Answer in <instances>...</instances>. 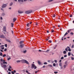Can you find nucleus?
Wrapping results in <instances>:
<instances>
[{"instance_id": "1", "label": "nucleus", "mask_w": 74, "mask_h": 74, "mask_svg": "<svg viewBox=\"0 0 74 74\" xmlns=\"http://www.w3.org/2000/svg\"><path fill=\"white\" fill-rule=\"evenodd\" d=\"M21 61L23 63H26V64H29V62L26 60L23 59L21 60Z\"/></svg>"}, {"instance_id": "2", "label": "nucleus", "mask_w": 74, "mask_h": 74, "mask_svg": "<svg viewBox=\"0 0 74 74\" xmlns=\"http://www.w3.org/2000/svg\"><path fill=\"white\" fill-rule=\"evenodd\" d=\"M31 68L34 69H37V66H35V65L34 64H32Z\"/></svg>"}, {"instance_id": "3", "label": "nucleus", "mask_w": 74, "mask_h": 74, "mask_svg": "<svg viewBox=\"0 0 74 74\" xmlns=\"http://www.w3.org/2000/svg\"><path fill=\"white\" fill-rule=\"evenodd\" d=\"M1 66L2 67H3L5 70H7V68H5L7 67V66L5 64H3V66L2 64L1 65Z\"/></svg>"}, {"instance_id": "4", "label": "nucleus", "mask_w": 74, "mask_h": 74, "mask_svg": "<svg viewBox=\"0 0 74 74\" xmlns=\"http://www.w3.org/2000/svg\"><path fill=\"white\" fill-rule=\"evenodd\" d=\"M32 12V10H28L25 12V14H30Z\"/></svg>"}, {"instance_id": "5", "label": "nucleus", "mask_w": 74, "mask_h": 74, "mask_svg": "<svg viewBox=\"0 0 74 74\" xmlns=\"http://www.w3.org/2000/svg\"><path fill=\"white\" fill-rule=\"evenodd\" d=\"M7 7V4H3L2 6V8H5Z\"/></svg>"}, {"instance_id": "6", "label": "nucleus", "mask_w": 74, "mask_h": 74, "mask_svg": "<svg viewBox=\"0 0 74 74\" xmlns=\"http://www.w3.org/2000/svg\"><path fill=\"white\" fill-rule=\"evenodd\" d=\"M17 19L16 18H14L13 19V22H15L16 20Z\"/></svg>"}, {"instance_id": "7", "label": "nucleus", "mask_w": 74, "mask_h": 74, "mask_svg": "<svg viewBox=\"0 0 74 74\" xmlns=\"http://www.w3.org/2000/svg\"><path fill=\"white\" fill-rule=\"evenodd\" d=\"M3 64H7V62H5V60H3Z\"/></svg>"}, {"instance_id": "8", "label": "nucleus", "mask_w": 74, "mask_h": 74, "mask_svg": "<svg viewBox=\"0 0 74 74\" xmlns=\"http://www.w3.org/2000/svg\"><path fill=\"white\" fill-rule=\"evenodd\" d=\"M0 37H1V38H4V36L3 35H2L1 36H0Z\"/></svg>"}, {"instance_id": "9", "label": "nucleus", "mask_w": 74, "mask_h": 74, "mask_svg": "<svg viewBox=\"0 0 74 74\" xmlns=\"http://www.w3.org/2000/svg\"><path fill=\"white\" fill-rule=\"evenodd\" d=\"M3 31L5 32L6 31V27H3Z\"/></svg>"}, {"instance_id": "10", "label": "nucleus", "mask_w": 74, "mask_h": 74, "mask_svg": "<svg viewBox=\"0 0 74 74\" xmlns=\"http://www.w3.org/2000/svg\"><path fill=\"white\" fill-rule=\"evenodd\" d=\"M18 2H23V0H18Z\"/></svg>"}, {"instance_id": "11", "label": "nucleus", "mask_w": 74, "mask_h": 74, "mask_svg": "<svg viewBox=\"0 0 74 74\" xmlns=\"http://www.w3.org/2000/svg\"><path fill=\"white\" fill-rule=\"evenodd\" d=\"M68 34V33H67V32H66V33L65 34L64 36L63 37H62V38L64 37V36H66V35H67V34Z\"/></svg>"}, {"instance_id": "12", "label": "nucleus", "mask_w": 74, "mask_h": 74, "mask_svg": "<svg viewBox=\"0 0 74 74\" xmlns=\"http://www.w3.org/2000/svg\"><path fill=\"white\" fill-rule=\"evenodd\" d=\"M63 53L64 54H66V51H64L63 52Z\"/></svg>"}, {"instance_id": "13", "label": "nucleus", "mask_w": 74, "mask_h": 74, "mask_svg": "<svg viewBox=\"0 0 74 74\" xmlns=\"http://www.w3.org/2000/svg\"><path fill=\"white\" fill-rule=\"evenodd\" d=\"M23 45H21L19 47L20 48H23Z\"/></svg>"}, {"instance_id": "14", "label": "nucleus", "mask_w": 74, "mask_h": 74, "mask_svg": "<svg viewBox=\"0 0 74 74\" xmlns=\"http://www.w3.org/2000/svg\"><path fill=\"white\" fill-rule=\"evenodd\" d=\"M38 63L39 64H41V62L40 61H38Z\"/></svg>"}, {"instance_id": "15", "label": "nucleus", "mask_w": 74, "mask_h": 74, "mask_svg": "<svg viewBox=\"0 0 74 74\" xmlns=\"http://www.w3.org/2000/svg\"><path fill=\"white\" fill-rule=\"evenodd\" d=\"M68 56H70V55H71V53L70 52H68Z\"/></svg>"}, {"instance_id": "16", "label": "nucleus", "mask_w": 74, "mask_h": 74, "mask_svg": "<svg viewBox=\"0 0 74 74\" xmlns=\"http://www.w3.org/2000/svg\"><path fill=\"white\" fill-rule=\"evenodd\" d=\"M59 66H62V62H60V63Z\"/></svg>"}, {"instance_id": "17", "label": "nucleus", "mask_w": 74, "mask_h": 74, "mask_svg": "<svg viewBox=\"0 0 74 74\" xmlns=\"http://www.w3.org/2000/svg\"><path fill=\"white\" fill-rule=\"evenodd\" d=\"M6 41H8V42H11V41L8 39H7Z\"/></svg>"}, {"instance_id": "18", "label": "nucleus", "mask_w": 74, "mask_h": 74, "mask_svg": "<svg viewBox=\"0 0 74 74\" xmlns=\"http://www.w3.org/2000/svg\"><path fill=\"white\" fill-rule=\"evenodd\" d=\"M12 4H13V3L12 2H11L10 4V6H11V5H12Z\"/></svg>"}, {"instance_id": "19", "label": "nucleus", "mask_w": 74, "mask_h": 74, "mask_svg": "<svg viewBox=\"0 0 74 74\" xmlns=\"http://www.w3.org/2000/svg\"><path fill=\"white\" fill-rule=\"evenodd\" d=\"M71 29H70L68 30V33H70V32H71Z\"/></svg>"}, {"instance_id": "20", "label": "nucleus", "mask_w": 74, "mask_h": 74, "mask_svg": "<svg viewBox=\"0 0 74 74\" xmlns=\"http://www.w3.org/2000/svg\"><path fill=\"white\" fill-rule=\"evenodd\" d=\"M21 62V60H17L16 61L17 63H20Z\"/></svg>"}, {"instance_id": "21", "label": "nucleus", "mask_w": 74, "mask_h": 74, "mask_svg": "<svg viewBox=\"0 0 74 74\" xmlns=\"http://www.w3.org/2000/svg\"><path fill=\"white\" fill-rule=\"evenodd\" d=\"M68 51H69V52H71V50L70 49V48L68 49Z\"/></svg>"}, {"instance_id": "22", "label": "nucleus", "mask_w": 74, "mask_h": 74, "mask_svg": "<svg viewBox=\"0 0 74 74\" xmlns=\"http://www.w3.org/2000/svg\"><path fill=\"white\" fill-rule=\"evenodd\" d=\"M26 52H27V51L26 50L24 51L23 53H26Z\"/></svg>"}, {"instance_id": "23", "label": "nucleus", "mask_w": 74, "mask_h": 74, "mask_svg": "<svg viewBox=\"0 0 74 74\" xmlns=\"http://www.w3.org/2000/svg\"><path fill=\"white\" fill-rule=\"evenodd\" d=\"M26 73H27V74H30V73H29L27 71H26Z\"/></svg>"}, {"instance_id": "24", "label": "nucleus", "mask_w": 74, "mask_h": 74, "mask_svg": "<svg viewBox=\"0 0 74 74\" xmlns=\"http://www.w3.org/2000/svg\"><path fill=\"white\" fill-rule=\"evenodd\" d=\"M11 26L12 27H13V26H14V23H11Z\"/></svg>"}, {"instance_id": "25", "label": "nucleus", "mask_w": 74, "mask_h": 74, "mask_svg": "<svg viewBox=\"0 0 74 74\" xmlns=\"http://www.w3.org/2000/svg\"><path fill=\"white\" fill-rule=\"evenodd\" d=\"M65 64H66V66H67V61L65 62Z\"/></svg>"}, {"instance_id": "26", "label": "nucleus", "mask_w": 74, "mask_h": 74, "mask_svg": "<svg viewBox=\"0 0 74 74\" xmlns=\"http://www.w3.org/2000/svg\"><path fill=\"white\" fill-rule=\"evenodd\" d=\"M65 51H66V52H68V49H67V48H66L65 49Z\"/></svg>"}, {"instance_id": "27", "label": "nucleus", "mask_w": 74, "mask_h": 74, "mask_svg": "<svg viewBox=\"0 0 74 74\" xmlns=\"http://www.w3.org/2000/svg\"><path fill=\"white\" fill-rule=\"evenodd\" d=\"M8 71H11V69H10V68H9L8 69Z\"/></svg>"}, {"instance_id": "28", "label": "nucleus", "mask_w": 74, "mask_h": 74, "mask_svg": "<svg viewBox=\"0 0 74 74\" xmlns=\"http://www.w3.org/2000/svg\"><path fill=\"white\" fill-rule=\"evenodd\" d=\"M53 66H56V64L55 63H53Z\"/></svg>"}, {"instance_id": "29", "label": "nucleus", "mask_w": 74, "mask_h": 74, "mask_svg": "<svg viewBox=\"0 0 74 74\" xmlns=\"http://www.w3.org/2000/svg\"><path fill=\"white\" fill-rule=\"evenodd\" d=\"M23 43V41H21L20 42V44H22Z\"/></svg>"}, {"instance_id": "30", "label": "nucleus", "mask_w": 74, "mask_h": 74, "mask_svg": "<svg viewBox=\"0 0 74 74\" xmlns=\"http://www.w3.org/2000/svg\"><path fill=\"white\" fill-rule=\"evenodd\" d=\"M63 59H64V57H62L61 58V60H63Z\"/></svg>"}, {"instance_id": "31", "label": "nucleus", "mask_w": 74, "mask_h": 74, "mask_svg": "<svg viewBox=\"0 0 74 74\" xmlns=\"http://www.w3.org/2000/svg\"><path fill=\"white\" fill-rule=\"evenodd\" d=\"M48 66H49L50 67H52V65L49 64L48 65Z\"/></svg>"}, {"instance_id": "32", "label": "nucleus", "mask_w": 74, "mask_h": 74, "mask_svg": "<svg viewBox=\"0 0 74 74\" xmlns=\"http://www.w3.org/2000/svg\"><path fill=\"white\" fill-rule=\"evenodd\" d=\"M6 56V54H4L3 55V57L4 58V57H5Z\"/></svg>"}, {"instance_id": "33", "label": "nucleus", "mask_w": 74, "mask_h": 74, "mask_svg": "<svg viewBox=\"0 0 74 74\" xmlns=\"http://www.w3.org/2000/svg\"><path fill=\"white\" fill-rule=\"evenodd\" d=\"M44 64H47V62H44Z\"/></svg>"}, {"instance_id": "34", "label": "nucleus", "mask_w": 74, "mask_h": 74, "mask_svg": "<svg viewBox=\"0 0 74 74\" xmlns=\"http://www.w3.org/2000/svg\"><path fill=\"white\" fill-rule=\"evenodd\" d=\"M27 27H29V23H28L27 25Z\"/></svg>"}, {"instance_id": "35", "label": "nucleus", "mask_w": 74, "mask_h": 74, "mask_svg": "<svg viewBox=\"0 0 74 74\" xmlns=\"http://www.w3.org/2000/svg\"><path fill=\"white\" fill-rule=\"evenodd\" d=\"M3 55V53H0V56H2Z\"/></svg>"}, {"instance_id": "36", "label": "nucleus", "mask_w": 74, "mask_h": 74, "mask_svg": "<svg viewBox=\"0 0 74 74\" xmlns=\"http://www.w3.org/2000/svg\"><path fill=\"white\" fill-rule=\"evenodd\" d=\"M5 47H7V44H6L5 45Z\"/></svg>"}, {"instance_id": "37", "label": "nucleus", "mask_w": 74, "mask_h": 74, "mask_svg": "<svg viewBox=\"0 0 74 74\" xmlns=\"http://www.w3.org/2000/svg\"><path fill=\"white\" fill-rule=\"evenodd\" d=\"M70 34H71L72 35H73V34H74V33L73 32H71L70 33Z\"/></svg>"}, {"instance_id": "38", "label": "nucleus", "mask_w": 74, "mask_h": 74, "mask_svg": "<svg viewBox=\"0 0 74 74\" xmlns=\"http://www.w3.org/2000/svg\"><path fill=\"white\" fill-rule=\"evenodd\" d=\"M39 71H36L35 72V73H37V72H38Z\"/></svg>"}, {"instance_id": "39", "label": "nucleus", "mask_w": 74, "mask_h": 74, "mask_svg": "<svg viewBox=\"0 0 74 74\" xmlns=\"http://www.w3.org/2000/svg\"><path fill=\"white\" fill-rule=\"evenodd\" d=\"M10 59H11V58L10 57L8 59V60H10Z\"/></svg>"}, {"instance_id": "40", "label": "nucleus", "mask_w": 74, "mask_h": 74, "mask_svg": "<svg viewBox=\"0 0 74 74\" xmlns=\"http://www.w3.org/2000/svg\"><path fill=\"white\" fill-rule=\"evenodd\" d=\"M66 65H64V68L65 69V68H66Z\"/></svg>"}, {"instance_id": "41", "label": "nucleus", "mask_w": 74, "mask_h": 74, "mask_svg": "<svg viewBox=\"0 0 74 74\" xmlns=\"http://www.w3.org/2000/svg\"><path fill=\"white\" fill-rule=\"evenodd\" d=\"M53 0H49V2H51V1H52Z\"/></svg>"}, {"instance_id": "42", "label": "nucleus", "mask_w": 74, "mask_h": 74, "mask_svg": "<svg viewBox=\"0 0 74 74\" xmlns=\"http://www.w3.org/2000/svg\"><path fill=\"white\" fill-rule=\"evenodd\" d=\"M18 13H22V12H21V11H18Z\"/></svg>"}, {"instance_id": "43", "label": "nucleus", "mask_w": 74, "mask_h": 74, "mask_svg": "<svg viewBox=\"0 0 74 74\" xmlns=\"http://www.w3.org/2000/svg\"><path fill=\"white\" fill-rule=\"evenodd\" d=\"M2 15L3 16H4V15H5V13H3L2 14Z\"/></svg>"}, {"instance_id": "44", "label": "nucleus", "mask_w": 74, "mask_h": 74, "mask_svg": "<svg viewBox=\"0 0 74 74\" xmlns=\"http://www.w3.org/2000/svg\"><path fill=\"white\" fill-rule=\"evenodd\" d=\"M67 57V55H65L64 56V58H66Z\"/></svg>"}, {"instance_id": "45", "label": "nucleus", "mask_w": 74, "mask_h": 74, "mask_svg": "<svg viewBox=\"0 0 74 74\" xmlns=\"http://www.w3.org/2000/svg\"><path fill=\"white\" fill-rule=\"evenodd\" d=\"M3 60V58H2L1 60V62H3V60Z\"/></svg>"}, {"instance_id": "46", "label": "nucleus", "mask_w": 74, "mask_h": 74, "mask_svg": "<svg viewBox=\"0 0 74 74\" xmlns=\"http://www.w3.org/2000/svg\"><path fill=\"white\" fill-rule=\"evenodd\" d=\"M11 73H12V74H15V73H14V72H13V71H12L11 72Z\"/></svg>"}, {"instance_id": "47", "label": "nucleus", "mask_w": 74, "mask_h": 74, "mask_svg": "<svg viewBox=\"0 0 74 74\" xmlns=\"http://www.w3.org/2000/svg\"><path fill=\"white\" fill-rule=\"evenodd\" d=\"M51 61L50 60H48L47 61L48 62H49V63H50Z\"/></svg>"}, {"instance_id": "48", "label": "nucleus", "mask_w": 74, "mask_h": 74, "mask_svg": "<svg viewBox=\"0 0 74 74\" xmlns=\"http://www.w3.org/2000/svg\"><path fill=\"white\" fill-rule=\"evenodd\" d=\"M71 59L72 60H74V58L73 57H71Z\"/></svg>"}, {"instance_id": "49", "label": "nucleus", "mask_w": 74, "mask_h": 74, "mask_svg": "<svg viewBox=\"0 0 74 74\" xmlns=\"http://www.w3.org/2000/svg\"><path fill=\"white\" fill-rule=\"evenodd\" d=\"M54 62L55 63H57V60H54Z\"/></svg>"}, {"instance_id": "50", "label": "nucleus", "mask_w": 74, "mask_h": 74, "mask_svg": "<svg viewBox=\"0 0 74 74\" xmlns=\"http://www.w3.org/2000/svg\"><path fill=\"white\" fill-rule=\"evenodd\" d=\"M4 47V45H2L1 46V47Z\"/></svg>"}, {"instance_id": "51", "label": "nucleus", "mask_w": 74, "mask_h": 74, "mask_svg": "<svg viewBox=\"0 0 74 74\" xmlns=\"http://www.w3.org/2000/svg\"><path fill=\"white\" fill-rule=\"evenodd\" d=\"M1 49H4V47H1Z\"/></svg>"}, {"instance_id": "52", "label": "nucleus", "mask_w": 74, "mask_h": 74, "mask_svg": "<svg viewBox=\"0 0 74 74\" xmlns=\"http://www.w3.org/2000/svg\"><path fill=\"white\" fill-rule=\"evenodd\" d=\"M54 73H55V74H57L58 73V72H54Z\"/></svg>"}, {"instance_id": "53", "label": "nucleus", "mask_w": 74, "mask_h": 74, "mask_svg": "<svg viewBox=\"0 0 74 74\" xmlns=\"http://www.w3.org/2000/svg\"><path fill=\"white\" fill-rule=\"evenodd\" d=\"M49 42H50L51 43V42H52V41H51V40H49Z\"/></svg>"}, {"instance_id": "54", "label": "nucleus", "mask_w": 74, "mask_h": 74, "mask_svg": "<svg viewBox=\"0 0 74 74\" xmlns=\"http://www.w3.org/2000/svg\"><path fill=\"white\" fill-rule=\"evenodd\" d=\"M9 68H10V69H11V68H12V67H11V66L10 65H9Z\"/></svg>"}, {"instance_id": "55", "label": "nucleus", "mask_w": 74, "mask_h": 74, "mask_svg": "<svg viewBox=\"0 0 74 74\" xmlns=\"http://www.w3.org/2000/svg\"><path fill=\"white\" fill-rule=\"evenodd\" d=\"M53 17H55V14H54V15H53Z\"/></svg>"}, {"instance_id": "56", "label": "nucleus", "mask_w": 74, "mask_h": 74, "mask_svg": "<svg viewBox=\"0 0 74 74\" xmlns=\"http://www.w3.org/2000/svg\"><path fill=\"white\" fill-rule=\"evenodd\" d=\"M0 19H1V20H3V18H2V17H0Z\"/></svg>"}, {"instance_id": "57", "label": "nucleus", "mask_w": 74, "mask_h": 74, "mask_svg": "<svg viewBox=\"0 0 74 74\" xmlns=\"http://www.w3.org/2000/svg\"><path fill=\"white\" fill-rule=\"evenodd\" d=\"M4 51H7V49L6 48L5 49H4Z\"/></svg>"}, {"instance_id": "58", "label": "nucleus", "mask_w": 74, "mask_h": 74, "mask_svg": "<svg viewBox=\"0 0 74 74\" xmlns=\"http://www.w3.org/2000/svg\"><path fill=\"white\" fill-rule=\"evenodd\" d=\"M42 50H39V52H42Z\"/></svg>"}, {"instance_id": "59", "label": "nucleus", "mask_w": 74, "mask_h": 74, "mask_svg": "<svg viewBox=\"0 0 74 74\" xmlns=\"http://www.w3.org/2000/svg\"><path fill=\"white\" fill-rule=\"evenodd\" d=\"M74 48V45H73L72 47V48Z\"/></svg>"}, {"instance_id": "60", "label": "nucleus", "mask_w": 74, "mask_h": 74, "mask_svg": "<svg viewBox=\"0 0 74 74\" xmlns=\"http://www.w3.org/2000/svg\"><path fill=\"white\" fill-rule=\"evenodd\" d=\"M45 67V66H44L42 68H43V69H44V68Z\"/></svg>"}, {"instance_id": "61", "label": "nucleus", "mask_w": 74, "mask_h": 74, "mask_svg": "<svg viewBox=\"0 0 74 74\" xmlns=\"http://www.w3.org/2000/svg\"><path fill=\"white\" fill-rule=\"evenodd\" d=\"M13 72H14V73H16V70H14L13 71Z\"/></svg>"}, {"instance_id": "62", "label": "nucleus", "mask_w": 74, "mask_h": 74, "mask_svg": "<svg viewBox=\"0 0 74 74\" xmlns=\"http://www.w3.org/2000/svg\"><path fill=\"white\" fill-rule=\"evenodd\" d=\"M35 25H38V23H36Z\"/></svg>"}, {"instance_id": "63", "label": "nucleus", "mask_w": 74, "mask_h": 74, "mask_svg": "<svg viewBox=\"0 0 74 74\" xmlns=\"http://www.w3.org/2000/svg\"><path fill=\"white\" fill-rule=\"evenodd\" d=\"M72 16H73V15H71L70 16V17H71Z\"/></svg>"}, {"instance_id": "64", "label": "nucleus", "mask_w": 74, "mask_h": 74, "mask_svg": "<svg viewBox=\"0 0 74 74\" xmlns=\"http://www.w3.org/2000/svg\"><path fill=\"white\" fill-rule=\"evenodd\" d=\"M8 74H11V72H8Z\"/></svg>"}]
</instances>
